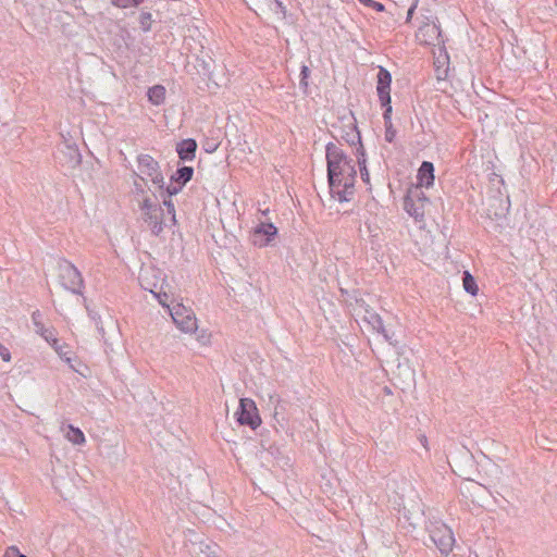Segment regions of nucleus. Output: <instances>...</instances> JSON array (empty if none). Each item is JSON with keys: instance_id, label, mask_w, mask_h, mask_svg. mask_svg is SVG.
I'll use <instances>...</instances> for the list:
<instances>
[{"instance_id": "1", "label": "nucleus", "mask_w": 557, "mask_h": 557, "mask_svg": "<svg viewBox=\"0 0 557 557\" xmlns=\"http://www.w3.org/2000/svg\"><path fill=\"white\" fill-rule=\"evenodd\" d=\"M330 193L339 202H348L355 194L357 171L354 160L335 143L325 147Z\"/></svg>"}, {"instance_id": "2", "label": "nucleus", "mask_w": 557, "mask_h": 557, "mask_svg": "<svg viewBox=\"0 0 557 557\" xmlns=\"http://www.w3.org/2000/svg\"><path fill=\"white\" fill-rule=\"evenodd\" d=\"M59 282L66 290L73 294L82 295L84 288V280L78 269L65 259L58 262Z\"/></svg>"}, {"instance_id": "3", "label": "nucleus", "mask_w": 557, "mask_h": 557, "mask_svg": "<svg viewBox=\"0 0 557 557\" xmlns=\"http://www.w3.org/2000/svg\"><path fill=\"white\" fill-rule=\"evenodd\" d=\"M376 91L381 106L384 108L383 120L384 124L392 123V106H391V84L392 75L383 66L379 67L376 75Z\"/></svg>"}, {"instance_id": "4", "label": "nucleus", "mask_w": 557, "mask_h": 557, "mask_svg": "<svg viewBox=\"0 0 557 557\" xmlns=\"http://www.w3.org/2000/svg\"><path fill=\"white\" fill-rule=\"evenodd\" d=\"M159 301L162 306L170 309V314L176 326L184 333H193L197 330V319L191 309L186 308L182 304H176L172 308L158 295Z\"/></svg>"}, {"instance_id": "5", "label": "nucleus", "mask_w": 557, "mask_h": 557, "mask_svg": "<svg viewBox=\"0 0 557 557\" xmlns=\"http://www.w3.org/2000/svg\"><path fill=\"white\" fill-rule=\"evenodd\" d=\"M416 39L420 45L425 46H435L444 44L442 37V29L438 21L425 17V21L422 23V25L418 28L416 33Z\"/></svg>"}, {"instance_id": "6", "label": "nucleus", "mask_w": 557, "mask_h": 557, "mask_svg": "<svg viewBox=\"0 0 557 557\" xmlns=\"http://www.w3.org/2000/svg\"><path fill=\"white\" fill-rule=\"evenodd\" d=\"M137 163L140 175L150 177L151 182L158 187V189H163L164 177L159 162L150 154L140 153L137 157Z\"/></svg>"}, {"instance_id": "7", "label": "nucleus", "mask_w": 557, "mask_h": 557, "mask_svg": "<svg viewBox=\"0 0 557 557\" xmlns=\"http://www.w3.org/2000/svg\"><path fill=\"white\" fill-rule=\"evenodd\" d=\"M235 416L240 425H248L252 430H256L261 424L256 403L250 398H240Z\"/></svg>"}, {"instance_id": "8", "label": "nucleus", "mask_w": 557, "mask_h": 557, "mask_svg": "<svg viewBox=\"0 0 557 557\" xmlns=\"http://www.w3.org/2000/svg\"><path fill=\"white\" fill-rule=\"evenodd\" d=\"M55 159L62 166L75 169L82 162V154L75 144L64 141L58 147Z\"/></svg>"}, {"instance_id": "9", "label": "nucleus", "mask_w": 557, "mask_h": 557, "mask_svg": "<svg viewBox=\"0 0 557 557\" xmlns=\"http://www.w3.org/2000/svg\"><path fill=\"white\" fill-rule=\"evenodd\" d=\"M277 235V227L271 222H261L251 234V242L257 247H265L272 243Z\"/></svg>"}, {"instance_id": "10", "label": "nucleus", "mask_w": 557, "mask_h": 557, "mask_svg": "<svg viewBox=\"0 0 557 557\" xmlns=\"http://www.w3.org/2000/svg\"><path fill=\"white\" fill-rule=\"evenodd\" d=\"M359 309L361 311H359L358 314L361 315L362 320L368 323L372 330L383 331L384 323L381 315L376 311L370 308V306L366 305L364 301L359 305Z\"/></svg>"}, {"instance_id": "11", "label": "nucleus", "mask_w": 557, "mask_h": 557, "mask_svg": "<svg viewBox=\"0 0 557 557\" xmlns=\"http://www.w3.org/2000/svg\"><path fill=\"white\" fill-rule=\"evenodd\" d=\"M163 209H152L150 212L144 214V221L148 224L153 235L158 236L163 231Z\"/></svg>"}, {"instance_id": "12", "label": "nucleus", "mask_w": 557, "mask_h": 557, "mask_svg": "<svg viewBox=\"0 0 557 557\" xmlns=\"http://www.w3.org/2000/svg\"><path fill=\"white\" fill-rule=\"evenodd\" d=\"M197 141L193 138L183 139L176 145V152L182 161H193L196 157Z\"/></svg>"}, {"instance_id": "13", "label": "nucleus", "mask_w": 557, "mask_h": 557, "mask_svg": "<svg viewBox=\"0 0 557 557\" xmlns=\"http://www.w3.org/2000/svg\"><path fill=\"white\" fill-rule=\"evenodd\" d=\"M418 186L426 188L434 184V165L430 161H423L418 170Z\"/></svg>"}, {"instance_id": "14", "label": "nucleus", "mask_w": 557, "mask_h": 557, "mask_svg": "<svg viewBox=\"0 0 557 557\" xmlns=\"http://www.w3.org/2000/svg\"><path fill=\"white\" fill-rule=\"evenodd\" d=\"M425 207L422 202L410 201L407 198L404 199V209L418 222L423 220Z\"/></svg>"}, {"instance_id": "15", "label": "nucleus", "mask_w": 557, "mask_h": 557, "mask_svg": "<svg viewBox=\"0 0 557 557\" xmlns=\"http://www.w3.org/2000/svg\"><path fill=\"white\" fill-rule=\"evenodd\" d=\"M355 154H356L357 163H358L359 171H360V177L363 183L369 184L370 183V174L367 169V154H366L364 147L363 146L357 147Z\"/></svg>"}, {"instance_id": "16", "label": "nucleus", "mask_w": 557, "mask_h": 557, "mask_svg": "<svg viewBox=\"0 0 557 557\" xmlns=\"http://www.w3.org/2000/svg\"><path fill=\"white\" fill-rule=\"evenodd\" d=\"M494 203L491 205V208L495 207V210L488 209V214L494 215L496 219H500L506 216L509 211L510 202L509 198L503 200L502 198H495Z\"/></svg>"}, {"instance_id": "17", "label": "nucleus", "mask_w": 557, "mask_h": 557, "mask_svg": "<svg viewBox=\"0 0 557 557\" xmlns=\"http://www.w3.org/2000/svg\"><path fill=\"white\" fill-rule=\"evenodd\" d=\"M194 175V168L193 166H182L178 168L175 173L171 176V181L175 182L176 184L186 185Z\"/></svg>"}, {"instance_id": "18", "label": "nucleus", "mask_w": 557, "mask_h": 557, "mask_svg": "<svg viewBox=\"0 0 557 557\" xmlns=\"http://www.w3.org/2000/svg\"><path fill=\"white\" fill-rule=\"evenodd\" d=\"M166 90L162 85H154L148 89V100L154 104L160 106L165 100Z\"/></svg>"}, {"instance_id": "19", "label": "nucleus", "mask_w": 557, "mask_h": 557, "mask_svg": "<svg viewBox=\"0 0 557 557\" xmlns=\"http://www.w3.org/2000/svg\"><path fill=\"white\" fill-rule=\"evenodd\" d=\"M432 539L442 553L448 554L453 549L455 540L450 530H448L447 534H444L438 539H436V534H434Z\"/></svg>"}, {"instance_id": "20", "label": "nucleus", "mask_w": 557, "mask_h": 557, "mask_svg": "<svg viewBox=\"0 0 557 557\" xmlns=\"http://www.w3.org/2000/svg\"><path fill=\"white\" fill-rule=\"evenodd\" d=\"M405 198L410 201L422 202L424 206L430 205V200L422 190V186L414 185L410 187Z\"/></svg>"}, {"instance_id": "21", "label": "nucleus", "mask_w": 557, "mask_h": 557, "mask_svg": "<svg viewBox=\"0 0 557 557\" xmlns=\"http://www.w3.org/2000/svg\"><path fill=\"white\" fill-rule=\"evenodd\" d=\"M66 438L75 445H82L86 442L85 435L79 428L72 424L67 425Z\"/></svg>"}, {"instance_id": "22", "label": "nucleus", "mask_w": 557, "mask_h": 557, "mask_svg": "<svg viewBox=\"0 0 557 557\" xmlns=\"http://www.w3.org/2000/svg\"><path fill=\"white\" fill-rule=\"evenodd\" d=\"M35 332L39 334L50 345H57L58 338L55 337V330L53 327H46L44 324L35 327Z\"/></svg>"}, {"instance_id": "23", "label": "nucleus", "mask_w": 557, "mask_h": 557, "mask_svg": "<svg viewBox=\"0 0 557 557\" xmlns=\"http://www.w3.org/2000/svg\"><path fill=\"white\" fill-rule=\"evenodd\" d=\"M462 285L467 293H469L472 296H475L478 294L479 287L474 280V277L468 272H463L462 276Z\"/></svg>"}, {"instance_id": "24", "label": "nucleus", "mask_w": 557, "mask_h": 557, "mask_svg": "<svg viewBox=\"0 0 557 557\" xmlns=\"http://www.w3.org/2000/svg\"><path fill=\"white\" fill-rule=\"evenodd\" d=\"M343 138L350 145L360 147L363 146L361 141V135L356 125H351L349 132L346 133Z\"/></svg>"}, {"instance_id": "25", "label": "nucleus", "mask_w": 557, "mask_h": 557, "mask_svg": "<svg viewBox=\"0 0 557 557\" xmlns=\"http://www.w3.org/2000/svg\"><path fill=\"white\" fill-rule=\"evenodd\" d=\"M53 347V349L55 350V352L76 372H78V370L76 369V367L74 366L73 361L75 359L71 358L69 356V346L67 345H61V344H57V345H51Z\"/></svg>"}, {"instance_id": "26", "label": "nucleus", "mask_w": 557, "mask_h": 557, "mask_svg": "<svg viewBox=\"0 0 557 557\" xmlns=\"http://www.w3.org/2000/svg\"><path fill=\"white\" fill-rule=\"evenodd\" d=\"M185 185L176 184L175 182H172L168 186H163V189H159L161 191V196H166L171 198L172 196L177 195Z\"/></svg>"}, {"instance_id": "27", "label": "nucleus", "mask_w": 557, "mask_h": 557, "mask_svg": "<svg viewBox=\"0 0 557 557\" xmlns=\"http://www.w3.org/2000/svg\"><path fill=\"white\" fill-rule=\"evenodd\" d=\"M139 25L143 32L147 33L151 30L152 15L150 12L143 11L139 15Z\"/></svg>"}, {"instance_id": "28", "label": "nucleus", "mask_w": 557, "mask_h": 557, "mask_svg": "<svg viewBox=\"0 0 557 557\" xmlns=\"http://www.w3.org/2000/svg\"><path fill=\"white\" fill-rule=\"evenodd\" d=\"M161 208V206L157 201H152L150 198L146 197L141 205L140 209L145 213L150 212L152 209Z\"/></svg>"}, {"instance_id": "29", "label": "nucleus", "mask_w": 557, "mask_h": 557, "mask_svg": "<svg viewBox=\"0 0 557 557\" xmlns=\"http://www.w3.org/2000/svg\"><path fill=\"white\" fill-rule=\"evenodd\" d=\"M162 197H163V206L166 208L168 213L171 215V221L173 222V224H175L176 223V219H175V207H174V203L171 200V198L166 197L165 195L162 196Z\"/></svg>"}, {"instance_id": "30", "label": "nucleus", "mask_w": 557, "mask_h": 557, "mask_svg": "<svg viewBox=\"0 0 557 557\" xmlns=\"http://www.w3.org/2000/svg\"><path fill=\"white\" fill-rule=\"evenodd\" d=\"M310 75V70L307 65H302L301 66V71H300V81H299V85L301 88H304L305 90L308 88V77Z\"/></svg>"}, {"instance_id": "31", "label": "nucleus", "mask_w": 557, "mask_h": 557, "mask_svg": "<svg viewBox=\"0 0 557 557\" xmlns=\"http://www.w3.org/2000/svg\"><path fill=\"white\" fill-rule=\"evenodd\" d=\"M376 332L382 334L384 336L385 341L388 342L391 345H393V346L398 345V341L395 338V333L386 330L384 325H383V331H376Z\"/></svg>"}, {"instance_id": "32", "label": "nucleus", "mask_w": 557, "mask_h": 557, "mask_svg": "<svg viewBox=\"0 0 557 557\" xmlns=\"http://www.w3.org/2000/svg\"><path fill=\"white\" fill-rule=\"evenodd\" d=\"M385 126V140L387 143H393L396 137V129L393 126V123L384 124Z\"/></svg>"}, {"instance_id": "33", "label": "nucleus", "mask_w": 557, "mask_h": 557, "mask_svg": "<svg viewBox=\"0 0 557 557\" xmlns=\"http://www.w3.org/2000/svg\"><path fill=\"white\" fill-rule=\"evenodd\" d=\"M135 175H136V180L134 181V188H135L136 194H145L146 193L145 187L140 183V182H145V177L137 173H135Z\"/></svg>"}, {"instance_id": "34", "label": "nucleus", "mask_w": 557, "mask_h": 557, "mask_svg": "<svg viewBox=\"0 0 557 557\" xmlns=\"http://www.w3.org/2000/svg\"><path fill=\"white\" fill-rule=\"evenodd\" d=\"M32 321L35 327H39V325L44 324L42 313L39 310L34 311L32 313Z\"/></svg>"}, {"instance_id": "35", "label": "nucleus", "mask_w": 557, "mask_h": 557, "mask_svg": "<svg viewBox=\"0 0 557 557\" xmlns=\"http://www.w3.org/2000/svg\"><path fill=\"white\" fill-rule=\"evenodd\" d=\"M111 3L121 9L132 8V1L131 0H111Z\"/></svg>"}, {"instance_id": "36", "label": "nucleus", "mask_w": 557, "mask_h": 557, "mask_svg": "<svg viewBox=\"0 0 557 557\" xmlns=\"http://www.w3.org/2000/svg\"><path fill=\"white\" fill-rule=\"evenodd\" d=\"M0 357L5 362H9L11 360L10 350L1 343H0Z\"/></svg>"}, {"instance_id": "37", "label": "nucleus", "mask_w": 557, "mask_h": 557, "mask_svg": "<svg viewBox=\"0 0 557 557\" xmlns=\"http://www.w3.org/2000/svg\"><path fill=\"white\" fill-rule=\"evenodd\" d=\"M20 553V549L13 545L7 548L4 557H17Z\"/></svg>"}, {"instance_id": "38", "label": "nucleus", "mask_w": 557, "mask_h": 557, "mask_svg": "<svg viewBox=\"0 0 557 557\" xmlns=\"http://www.w3.org/2000/svg\"><path fill=\"white\" fill-rule=\"evenodd\" d=\"M417 7H418V4H416L413 2L411 3V5L409 7V9L407 11L406 23H409L411 21Z\"/></svg>"}, {"instance_id": "39", "label": "nucleus", "mask_w": 557, "mask_h": 557, "mask_svg": "<svg viewBox=\"0 0 557 557\" xmlns=\"http://www.w3.org/2000/svg\"><path fill=\"white\" fill-rule=\"evenodd\" d=\"M276 5V12H280L283 16L286 15V7L283 4L281 0H274Z\"/></svg>"}, {"instance_id": "40", "label": "nucleus", "mask_w": 557, "mask_h": 557, "mask_svg": "<svg viewBox=\"0 0 557 557\" xmlns=\"http://www.w3.org/2000/svg\"><path fill=\"white\" fill-rule=\"evenodd\" d=\"M371 8L374 9L377 12H383L385 10V7L381 2H376L373 0V3L371 4Z\"/></svg>"}, {"instance_id": "41", "label": "nucleus", "mask_w": 557, "mask_h": 557, "mask_svg": "<svg viewBox=\"0 0 557 557\" xmlns=\"http://www.w3.org/2000/svg\"><path fill=\"white\" fill-rule=\"evenodd\" d=\"M201 66L205 75L210 74V64L206 62L205 60L201 61Z\"/></svg>"}, {"instance_id": "42", "label": "nucleus", "mask_w": 557, "mask_h": 557, "mask_svg": "<svg viewBox=\"0 0 557 557\" xmlns=\"http://www.w3.org/2000/svg\"><path fill=\"white\" fill-rule=\"evenodd\" d=\"M207 548H208V550H209V552L206 554V555H207V557H219L215 548H213V549H212L210 546H208Z\"/></svg>"}, {"instance_id": "43", "label": "nucleus", "mask_w": 557, "mask_h": 557, "mask_svg": "<svg viewBox=\"0 0 557 557\" xmlns=\"http://www.w3.org/2000/svg\"><path fill=\"white\" fill-rule=\"evenodd\" d=\"M216 148H218V145H215V144H207L205 149L207 152H213V151H215Z\"/></svg>"}, {"instance_id": "44", "label": "nucleus", "mask_w": 557, "mask_h": 557, "mask_svg": "<svg viewBox=\"0 0 557 557\" xmlns=\"http://www.w3.org/2000/svg\"><path fill=\"white\" fill-rule=\"evenodd\" d=\"M132 1V7H139L141 3H144L146 0H131Z\"/></svg>"}, {"instance_id": "45", "label": "nucleus", "mask_w": 557, "mask_h": 557, "mask_svg": "<svg viewBox=\"0 0 557 557\" xmlns=\"http://www.w3.org/2000/svg\"><path fill=\"white\" fill-rule=\"evenodd\" d=\"M362 4L366 7L371 8V4L373 3V0H359Z\"/></svg>"}, {"instance_id": "46", "label": "nucleus", "mask_w": 557, "mask_h": 557, "mask_svg": "<svg viewBox=\"0 0 557 557\" xmlns=\"http://www.w3.org/2000/svg\"><path fill=\"white\" fill-rule=\"evenodd\" d=\"M17 557H27L26 555L20 553V555Z\"/></svg>"}, {"instance_id": "47", "label": "nucleus", "mask_w": 557, "mask_h": 557, "mask_svg": "<svg viewBox=\"0 0 557 557\" xmlns=\"http://www.w3.org/2000/svg\"><path fill=\"white\" fill-rule=\"evenodd\" d=\"M413 3L418 4L419 3V0H412Z\"/></svg>"}]
</instances>
